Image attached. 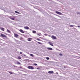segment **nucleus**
Masks as SVG:
<instances>
[{
    "label": "nucleus",
    "mask_w": 80,
    "mask_h": 80,
    "mask_svg": "<svg viewBox=\"0 0 80 80\" xmlns=\"http://www.w3.org/2000/svg\"><path fill=\"white\" fill-rule=\"evenodd\" d=\"M28 68L29 69H31V70H33V69H34V68H33V67L32 66H28Z\"/></svg>",
    "instance_id": "obj_1"
},
{
    "label": "nucleus",
    "mask_w": 80,
    "mask_h": 80,
    "mask_svg": "<svg viewBox=\"0 0 80 80\" xmlns=\"http://www.w3.org/2000/svg\"><path fill=\"white\" fill-rule=\"evenodd\" d=\"M51 38H52V39H54V40H56L57 39V37L55 36H51Z\"/></svg>",
    "instance_id": "obj_2"
},
{
    "label": "nucleus",
    "mask_w": 80,
    "mask_h": 80,
    "mask_svg": "<svg viewBox=\"0 0 80 80\" xmlns=\"http://www.w3.org/2000/svg\"><path fill=\"white\" fill-rule=\"evenodd\" d=\"M54 73L53 72V71H50L49 72H48V73H49L50 74H53Z\"/></svg>",
    "instance_id": "obj_3"
},
{
    "label": "nucleus",
    "mask_w": 80,
    "mask_h": 80,
    "mask_svg": "<svg viewBox=\"0 0 80 80\" xmlns=\"http://www.w3.org/2000/svg\"><path fill=\"white\" fill-rule=\"evenodd\" d=\"M1 37H4L5 38H7V36L6 35H4V34H1Z\"/></svg>",
    "instance_id": "obj_4"
},
{
    "label": "nucleus",
    "mask_w": 80,
    "mask_h": 80,
    "mask_svg": "<svg viewBox=\"0 0 80 80\" xmlns=\"http://www.w3.org/2000/svg\"><path fill=\"white\" fill-rule=\"evenodd\" d=\"M55 13H57V14H58L59 15H62V13L58 12V11H56L55 12Z\"/></svg>",
    "instance_id": "obj_5"
},
{
    "label": "nucleus",
    "mask_w": 80,
    "mask_h": 80,
    "mask_svg": "<svg viewBox=\"0 0 80 80\" xmlns=\"http://www.w3.org/2000/svg\"><path fill=\"white\" fill-rule=\"evenodd\" d=\"M47 49L49 50H53V49L51 48H47Z\"/></svg>",
    "instance_id": "obj_6"
},
{
    "label": "nucleus",
    "mask_w": 80,
    "mask_h": 80,
    "mask_svg": "<svg viewBox=\"0 0 80 80\" xmlns=\"http://www.w3.org/2000/svg\"><path fill=\"white\" fill-rule=\"evenodd\" d=\"M20 32H21V33H24V31L22 30V29H20L19 30Z\"/></svg>",
    "instance_id": "obj_7"
},
{
    "label": "nucleus",
    "mask_w": 80,
    "mask_h": 80,
    "mask_svg": "<svg viewBox=\"0 0 80 80\" xmlns=\"http://www.w3.org/2000/svg\"><path fill=\"white\" fill-rule=\"evenodd\" d=\"M14 36H15L16 37V38L18 37V35L16 33L14 34Z\"/></svg>",
    "instance_id": "obj_8"
},
{
    "label": "nucleus",
    "mask_w": 80,
    "mask_h": 80,
    "mask_svg": "<svg viewBox=\"0 0 80 80\" xmlns=\"http://www.w3.org/2000/svg\"><path fill=\"white\" fill-rule=\"evenodd\" d=\"M24 28H25V29H26L27 30H28V29H29V28L27 26H26L24 27Z\"/></svg>",
    "instance_id": "obj_9"
},
{
    "label": "nucleus",
    "mask_w": 80,
    "mask_h": 80,
    "mask_svg": "<svg viewBox=\"0 0 80 80\" xmlns=\"http://www.w3.org/2000/svg\"><path fill=\"white\" fill-rule=\"evenodd\" d=\"M9 18L10 19L12 20H15V19L14 18H11L10 17H9Z\"/></svg>",
    "instance_id": "obj_10"
},
{
    "label": "nucleus",
    "mask_w": 80,
    "mask_h": 80,
    "mask_svg": "<svg viewBox=\"0 0 80 80\" xmlns=\"http://www.w3.org/2000/svg\"><path fill=\"white\" fill-rule=\"evenodd\" d=\"M49 44L51 45V46H53V44L52 43L50 42H49Z\"/></svg>",
    "instance_id": "obj_11"
},
{
    "label": "nucleus",
    "mask_w": 80,
    "mask_h": 80,
    "mask_svg": "<svg viewBox=\"0 0 80 80\" xmlns=\"http://www.w3.org/2000/svg\"><path fill=\"white\" fill-rule=\"evenodd\" d=\"M31 40H32V38H28V40L29 42H30V41H31Z\"/></svg>",
    "instance_id": "obj_12"
},
{
    "label": "nucleus",
    "mask_w": 80,
    "mask_h": 80,
    "mask_svg": "<svg viewBox=\"0 0 80 80\" xmlns=\"http://www.w3.org/2000/svg\"><path fill=\"white\" fill-rule=\"evenodd\" d=\"M15 13H18V14H20V12H19L18 11H15Z\"/></svg>",
    "instance_id": "obj_13"
},
{
    "label": "nucleus",
    "mask_w": 80,
    "mask_h": 80,
    "mask_svg": "<svg viewBox=\"0 0 80 80\" xmlns=\"http://www.w3.org/2000/svg\"><path fill=\"white\" fill-rule=\"evenodd\" d=\"M1 30H2V31H4V30H5V28H1Z\"/></svg>",
    "instance_id": "obj_14"
},
{
    "label": "nucleus",
    "mask_w": 80,
    "mask_h": 80,
    "mask_svg": "<svg viewBox=\"0 0 80 80\" xmlns=\"http://www.w3.org/2000/svg\"><path fill=\"white\" fill-rule=\"evenodd\" d=\"M69 27H75V25H70Z\"/></svg>",
    "instance_id": "obj_15"
},
{
    "label": "nucleus",
    "mask_w": 80,
    "mask_h": 80,
    "mask_svg": "<svg viewBox=\"0 0 80 80\" xmlns=\"http://www.w3.org/2000/svg\"><path fill=\"white\" fill-rule=\"evenodd\" d=\"M8 72L10 74H13V72H12L9 71Z\"/></svg>",
    "instance_id": "obj_16"
},
{
    "label": "nucleus",
    "mask_w": 80,
    "mask_h": 80,
    "mask_svg": "<svg viewBox=\"0 0 80 80\" xmlns=\"http://www.w3.org/2000/svg\"><path fill=\"white\" fill-rule=\"evenodd\" d=\"M17 64H18V65H20L21 64V63H20V62H17Z\"/></svg>",
    "instance_id": "obj_17"
},
{
    "label": "nucleus",
    "mask_w": 80,
    "mask_h": 80,
    "mask_svg": "<svg viewBox=\"0 0 80 80\" xmlns=\"http://www.w3.org/2000/svg\"><path fill=\"white\" fill-rule=\"evenodd\" d=\"M32 33H36V31H33Z\"/></svg>",
    "instance_id": "obj_18"
},
{
    "label": "nucleus",
    "mask_w": 80,
    "mask_h": 80,
    "mask_svg": "<svg viewBox=\"0 0 80 80\" xmlns=\"http://www.w3.org/2000/svg\"><path fill=\"white\" fill-rule=\"evenodd\" d=\"M37 43H38L39 44H40V45H42V43L40 42H37Z\"/></svg>",
    "instance_id": "obj_19"
},
{
    "label": "nucleus",
    "mask_w": 80,
    "mask_h": 80,
    "mask_svg": "<svg viewBox=\"0 0 80 80\" xmlns=\"http://www.w3.org/2000/svg\"><path fill=\"white\" fill-rule=\"evenodd\" d=\"M7 31L9 32V33H11V32L10 31V30H8V29H7Z\"/></svg>",
    "instance_id": "obj_20"
},
{
    "label": "nucleus",
    "mask_w": 80,
    "mask_h": 80,
    "mask_svg": "<svg viewBox=\"0 0 80 80\" xmlns=\"http://www.w3.org/2000/svg\"><path fill=\"white\" fill-rule=\"evenodd\" d=\"M30 55L31 56V57H33V55L32 54H30Z\"/></svg>",
    "instance_id": "obj_21"
},
{
    "label": "nucleus",
    "mask_w": 80,
    "mask_h": 80,
    "mask_svg": "<svg viewBox=\"0 0 80 80\" xmlns=\"http://www.w3.org/2000/svg\"><path fill=\"white\" fill-rule=\"evenodd\" d=\"M37 69L38 70H40V69H41V68H37Z\"/></svg>",
    "instance_id": "obj_22"
},
{
    "label": "nucleus",
    "mask_w": 80,
    "mask_h": 80,
    "mask_svg": "<svg viewBox=\"0 0 80 80\" xmlns=\"http://www.w3.org/2000/svg\"><path fill=\"white\" fill-rule=\"evenodd\" d=\"M77 13L78 14H79V15H80V12H77Z\"/></svg>",
    "instance_id": "obj_23"
},
{
    "label": "nucleus",
    "mask_w": 80,
    "mask_h": 80,
    "mask_svg": "<svg viewBox=\"0 0 80 80\" xmlns=\"http://www.w3.org/2000/svg\"><path fill=\"white\" fill-rule=\"evenodd\" d=\"M18 58L19 59H21V57H20V56L18 57Z\"/></svg>",
    "instance_id": "obj_24"
},
{
    "label": "nucleus",
    "mask_w": 80,
    "mask_h": 80,
    "mask_svg": "<svg viewBox=\"0 0 80 80\" xmlns=\"http://www.w3.org/2000/svg\"><path fill=\"white\" fill-rule=\"evenodd\" d=\"M47 60H49V58L48 57H47L46 58Z\"/></svg>",
    "instance_id": "obj_25"
},
{
    "label": "nucleus",
    "mask_w": 80,
    "mask_h": 80,
    "mask_svg": "<svg viewBox=\"0 0 80 80\" xmlns=\"http://www.w3.org/2000/svg\"><path fill=\"white\" fill-rule=\"evenodd\" d=\"M37 40H38L39 41H40V39L39 38H37Z\"/></svg>",
    "instance_id": "obj_26"
},
{
    "label": "nucleus",
    "mask_w": 80,
    "mask_h": 80,
    "mask_svg": "<svg viewBox=\"0 0 80 80\" xmlns=\"http://www.w3.org/2000/svg\"><path fill=\"white\" fill-rule=\"evenodd\" d=\"M34 65H35L36 66H37V64L36 63L34 64Z\"/></svg>",
    "instance_id": "obj_27"
},
{
    "label": "nucleus",
    "mask_w": 80,
    "mask_h": 80,
    "mask_svg": "<svg viewBox=\"0 0 80 80\" xmlns=\"http://www.w3.org/2000/svg\"><path fill=\"white\" fill-rule=\"evenodd\" d=\"M38 35H39V36H41L38 33Z\"/></svg>",
    "instance_id": "obj_28"
},
{
    "label": "nucleus",
    "mask_w": 80,
    "mask_h": 80,
    "mask_svg": "<svg viewBox=\"0 0 80 80\" xmlns=\"http://www.w3.org/2000/svg\"><path fill=\"white\" fill-rule=\"evenodd\" d=\"M20 54H22V52H20Z\"/></svg>",
    "instance_id": "obj_29"
},
{
    "label": "nucleus",
    "mask_w": 80,
    "mask_h": 80,
    "mask_svg": "<svg viewBox=\"0 0 80 80\" xmlns=\"http://www.w3.org/2000/svg\"><path fill=\"white\" fill-rule=\"evenodd\" d=\"M23 56H24V57H26V55H25V54H24V55H23Z\"/></svg>",
    "instance_id": "obj_30"
},
{
    "label": "nucleus",
    "mask_w": 80,
    "mask_h": 80,
    "mask_svg": "<svg viewBox=\"0 0 80 80\" xmlns=\"http://www.w3.org/2000/svg\"><path fill=\"white\" fill-rule=\"evenodd\" d=\"M20 38L21 40H22L23 39V38L22 37H21Z\"/></svg>",
    "instance_id": "obj_31"
},
{
    "label": "nucleus",
    "mask_w": 80,
    "mask_h": 80,
    "mask_svg": "<svg viewBox=\"0 0 80 80\" xmlns=\"http://www.w3.org/2000/svg\"><path fill=\"white\" fill-rule=\"evenodd\" d=\"M78 28H80V26H78Z\"/></svg>",
    "instance_id": "obj_32"
},
{
    "label": "nucleus",
    "mask_w": 80,
    "mask_h": 80,
    "mask_svg": "<svg viewBox=\"0 0 80 80\" xmlns=\"http://www.w3.org/2000/svg\"><path fill=\"white\" fill-rule=\"evenodd\" d=\"M59 55H62V54L60 53V54H59Z\"/></svg>",
    "instance_id": "obj_33"
},
{
    "label": "nucleus",
    "mask_w": 80,
    "mask_h": 80,
    "mask_svg": "<svg viewBox=\"0 0 80 80\" xmlns=\"http://www.w3.org/2000/svg\"><path fill=\"white\" fill-rule=\"evenodd\" d=\"M45 35L46 36H47V34H45Z\"/></svg>",
    "instance_id": "obj_34"
},
{
    "label": "nucleus",
    "mask_w": 80,
    "mask_h": 80,
    "mask_svg": "<svg viewBox=\"0 0 80 80\" xmlns=\"http://www.w3.org/2000/svg\"><path fill=\"white\" fill-rule=\"evenodd\" d=\"M64 68H65V67H64Z\"/></svg>",
    "instance_id": "obj_35"
}]
</instances>
